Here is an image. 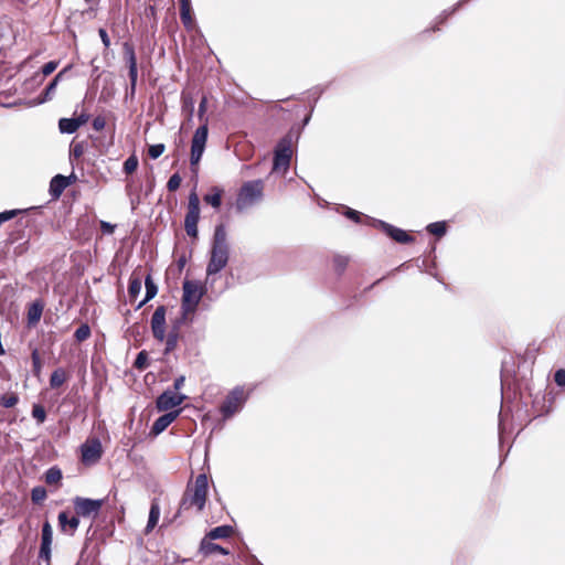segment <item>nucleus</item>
Returning <instances> with one entry per match:
<instances>
[{
  "instance_id": "13d9d810",
  "label": "nucleus",
  "mask_w": 565,
  "mask_h": 565,
  "mask_svg": "<svg viewBox=\"0 0 565 565\" xmlns=\"http://www.w3.org/2000/svg\"><path fill=\"white\" fill-rule=\"evenodd\" d=\"M67 178H70V185L76 180V175L74 173H72Z\"/></svg>"
},
{
  "instance_id": "cd10ccee",
  "label": "nucleus",
  "mask_w": 565,
  "mask_h": 565,
  "mask_svg": "<svg viewBox=\"0 0 565 565\" xmlns=\"http://www.w3.org/2000/svg\"><path fill=\"white\" fill-rule=\"evenodd\" d=\"M145 285H146V297L145 299L138 305V308H141L146 302H148L150 299H152L157 292L158 287L154 284L152 277L150 274H148L145 278Z\"/></svg>"
},
{
  "instance_id": "9b49d317",
  "label": "nucleus",
  "mask_w": 565,
  "mask_h": 565,
  "mask_svg": "<svg viewBox=\"0 0 565 565\" xmlns=\"http://www.w3.org/2000/svg\"><path fill=\"white\" fill-rule=\"evenodd\" d=\"M166 315L167 308L158 306L150 321L152 335L159 342H163L166 338Z\"/></svg>"
},
{
  "instance_id": "9d476101",
  "label": "nucleus",
  "mask_w": 565,
  "mask_h": 565,
  "mask_svg": "<svg viewBox=\"0 0 565 565\" xmlns=\"http://www.w3.org/2000/svg\"><path fill=\"white\" fill-rule=\"evenodd\" d=\"M245 393L243 388L233 390L225 398L221 406V412L224 417L233 416L244 404Z\"/></svg>"
},
{
  "instance_id": "473e14b6",
  "label": "nucleus",
  "mask_w": 565,
  "mask_h": 565,
  "mask_svg": "<svg viewBox=\"0 0 565 565\" xmlns=\"http://www.w3.org/2000/svg\"><path fill=\"white\" fill-rule=\"evenodd\" d=\"M47 498V491L44 487L38 486L31 490V501L34 504L41 505Z\"/></svg>"
},
{
  "instance_id": "6e6d98bb",
  "label": "nucleus",
  "mask_w": 565,
  "mask_h": 565,
  "mask_svg": "<svg viewBox=\"0 0 565 565\" xmlns=\"http://www.w3.org/2000/svg\"><path fill=\"white\" fill-rule=\"evenodd\" d=\"M89 119V116L85 113H82L78 117L75 118L76 122L78 124V127L85 125Z\"/></svg>"
},
{
  "instance_id": "5fc2aeb1",
  "label": "nucleus",
  "mask_w": 565,
  "mask_h": 565,
  "mask_svg": "<svg viewBox=\"0 0 565 565\" xmlns=\"http://www.w3.org/2000/svg\"><path fill=\"white\" fill-rule=\"evenodd\" d=\"M206 103H207L206 97H203L202 100L200 102V105H199V117H200V119H202L203 116H204V113L206 110Z\"/></svg>"
},
{
  "instance_id": "aec40b11",
  "label": "nucleus",
  "mask_w": 565,
  "mask_h": 565,
  "mask_svg": "<svg viewBox=\"0 0 565 565\" xmlns=\"http://www.w3.org/2000/svg\"><path fill=\"white\" fill-rule=\"evenodd\" d=\"M200 553H202L204 556H209L215 553L227 555L228 551L221 545L213 543L212 540L203 537L200 543Z\"/></svg>"
},
{
  "instance_id": "58836bf2",
  "label": "nucleus",
  "mask_w": 565,
  "mask_h": 565,
  "mask_svg": "<svg viewBox=\"0 0 565 565\" xmlns=\"http://www.w3.org/2000/svg\"><path fill=\"white\" fill-rule=\"evenodd\" d=\"M350 258L344 255H335L333 257V267L338 274H342L348 267Z\"/></svg>"
},
{
  "instance_id": "f03ea898",
  "label": "nucleus",
  "mask_w": 565,
  "mask_h": 565,
  "mask_svg": "<svg viewBox=\"0 0 565 565\" xmlns=\"http://www.w3.org/2000/svg\"><path fill=\"white\" fill-rule=\"evenodd\" d=\"M230 259V244L227 242V232L224 224L215 226L210 259L206 266V275L212 276L224 269Z\"/></svg>"
},
{
  "instance_id": "5701e85b",
  "label": "nucleus",
  "mask_w": 565,
  "mask_h": 565,
  "mask_svg": "<svg viewBox=\"0 0 565 565\" xmlns=\"http://www.w3.org/2000/svg\"><path fill=\"white\" fill-rule=\"evenodd\" d=\"M234 534V529L231 525H220L209 531L204 537L209 540L228 539Z\"/></svg>"
},
{
  "instance_id": "a19ab883",
  "label": "nucleus",
  "mask_w": 565,
  "mask_h": 565,
  "mask_svg": "<svg viewBox=\"0 0 565 565\" xmlns=\"http://www.w3.org/2000/svg\"><path fill=\"white\" fill-rule=\"evenodd\" d=\"M138 168V158L136 154L129 156L126 161L124 162V172L126 174L134 173Z\"/></svg>"
},
{
  "instance_id": "c03bdc74",
  "label": "nucleus",
  "mask_w": 565,
  "mask_h": 565,
  "mask_svg": "<svg viewBox=\"0 0 565 565\" xmlns=\"http://www.w3.org/2000/svg\"><path fill=\"white\" fill-rule=\"evenodd\" d=\"M84 154V146L83 143H75L71 148V159L78 160Z\"/></svg>"
},
{
  "instance_id": "6ab92c4d",
  "label": "nucleus",
  "mask_w": 565,
  "mask_h": 565,
  "mask_svg": "<svg viewBox=\"0 0 565 565\" xmlns=\"http://www.w3.org/2000/svg\"><path fill=\"white\" fill-rule=\"evenodd\" d=\"M180 2V19L183 26L191 31L194 29L195 21L192 13L191 0H179Z\"/></svg>"
},
{
  "instance_id": "1a4fd4ad",
  "label": "nucleus",
  "mask_w": 565,
  "mask_h": 565,
  "mask_svg": "<svg viewBox=\"0 0 565 565\" xmlns=\"http://www.w3.org/2000/svg\"><path fill=\"white\" fill-rule=\"evenodd\" d=\"M124 58L128 65V76L130 81V95L134 96L137 86L138 66L135 47L131 43L125 42L122 45Z\"/></svg>"
},
{
  "instance_id": "3c124183",
  "label": "nucleus",
  "mask_w": 565,
  "mask_h": 565,
  "mask_svg": "<svg viewBox=\"0 0 565 565\" xmlns=\"http://www.w3.org/2000/svg\"><path fill=\"white\" fill-rule=\"evenodd\" d=\"M554 381L558 386H565V370H557L554 374Z\"/></svg>"
},
{
  "instance_id": "a18cd8bd",
  "label": "nucleus",
  "mask_w": 565,
  "mask_h": 565,
  "mask_svg": "<svg viewBox=\"0 0 565 565\" xmlns=\"http://www.w3.org/2000/svg\"><path fill=\"white\" fill-rule=\"evenodd\" d=\"M344 215L354 223H360L362 218V213L350 207H347Z\"/></svg>"
},
{
  "instance_id": "412c9836",
  "label": "nucleus",
  "mask_w": 565,
  "mask_h": 565,
  "mask_svg": "<svg viewBox=\"0 0 565 565\" xmlns=\"http://www.w3.org/2000/svg\"><path fill=\"white\" fill-rule=\"evenodd\" d=\"M160 518V505L157 499L151 501L149 518L146 525V534L150 533L158 524Z\"/></svg>"
},
{
  "instance_id": "393cba45",
  "label": "nucleus",
  "mask_w": 565,
  "mask_h": 565,
  "mask_svg": "<svg viewBox=\"0 0 565 565\" xmlns=\"http://www.w3.org/2000/svg\"><path fill=\"white\" fill-rule=\"evenodd\" d=\"M223 193L224 191L222 189L218 186H213L210 192L203 196V201L214 209H218L222 204Z\"/></svg>"
},
{
  "instance_id": "4be33fe9",
  "label": "nucleus",
  "mask_w": 565,
  "mask_h": 565,
  "mask_svg": "<svg viewBox=\"0 0 565 565\" xmlns=\"http://www.w3.org/2000/svg\"><path fill=\"white\" fill-rule=\"evenodd\" d=\"M179 338H180L179 326L175 323V324H173V327L171 328L169 333L168 334L166 333V338H164V340H166L164 354L166 355L170 354L171 352H173L177 349Z\"/></svg>"
},
{
  "instance_id": "a211bd4d",
  "label": "nucleus",
  "mask_w": 565,
  "mask_h": 565,
  "mask_svg": "<svg viewBox=\"0 0 565 565\" xmlns=\"http://www.w3.org/2000/svg\"><path fill=\"white\" fill-rule=\"evenodd\" d=\"M68 185H70V178H66L65 175H62V174H56L55 177L52 178V180L50 182V189H49L50 195L54 200L60 199Z\"/></svg>"
},
{
  "instance_id": "603ef678",
  "label": "nucleus",
  "mask_w": 565,
  "mask_h": 565,
  "mask_svg": "<svg viewBox=\"0 0 565 565\" xmlns=\"http://www.w3.org/2000/svg\"><path fill=\"white\" fill-rule=\"evenodd\" d=\"M98 34H99V36H100V40H102V42H103L104 46H105L106 49H108V47L110 46V39H109V36H108L107 31H106L105 29L100 28V29L98 30Z\"/></svg>"
},
{
  "instance_id": "052dcab7",
  "label": "nucleus",
  "mask_w": 565,
  "mask_h": 565,
  "mask_svg": "<svg viewBox=\"0 0 565 565\" xmlns=\"http://www.w3.org/2000/svg\"><path fill=\"white\" fill-rule=\"evenodd\" d=\"M86 2H90V0H85Z\"/></svg>"
},
{
  "instance_id": "37998d69",
  "label": "nucleus",
  "mask_w": 565,
  "mask_h": 565,
  "mask_svg": "<svg viewBox=\"0 0 565 565\" xmlns=\"http://www.w3.org/2000/svg\"><path fill=\"white\" fill-rule=\"evenodd\" d=\"M166 150V146L163 143L152 145L148 149V154L151 159L159 158Z\"/></svg>"
},
{
  "instance_id": "f8f14e48",
  "label": "nucleus",
  "mask_w": 565,
  "mask_h": 565,
  "mask_svg": "<svg viewBox=\"0 0 565 565\" xmlns=\"http://www.w3.org/2000/svg\"><path fill=\"white\" fill-rule=\"evenodd\" d=\"M184 395L168 390L158 396L156 401V406L160 412H168L181 405L184 402Z\"/></svg>"
},
{
  "instance_id": "2f4dec72",
  "label": "nucleus",
  "mask_w": 565,
  "mask_h": 565,
  "mask_svg": "<svg viewBox=\"0 0 565 565\" xmlns=\"http://www.w3.org/2000/svg\"><path fill=\"white\" fill-rule=\"evenodd\" d=\"M53 530L49 521H45L42 526L41 546H52Z\"/></svg>"
},
{
  "instance_id": "dca6fc26",
  "label": "nucleus",
  "mask_w": 565,
  "mask_h": 565,
  "mask_svg": "<svg viewBox=\"0 0 565 565\" xmlns=\"http://www.w3.org/2000/svg\"><path fill=\"white\" fill-rule=\"evenodd\" d=\"M180 409L171 411L157 418L151 427V434L154 436L161 434L171 423L177 419V417L180 415Z\"/></svg>"
},
{
  "instance_id": "ea45409f",
  "label": "nucleus",
  "mask_w": 565,
  "mask_h": 565,
  "mask_svg": "<svg viewBox=\"0 0 565 565\" xmlns=\"http://www.w3.org/2000/svg\"><path fill=\"white\" fill-rule=\"evenodd\" d=\"M32 417L38 422V424H43L46 419V411L44 406L41 404H33Z\"/></svg>"
},
{
  "instance_id": "e433bc0d",
  "label": "nucleus",
  "mask_w": 565,
  "mask_h": 565,
  "mask_svg": "<svg viewBox=\"0 0 565 565\" xmlns=\"http://www.w3.org/2000/svg\"><path fill=\"white\" fill-rule=\"evenodd\" d=\"M90 327L87 323H83L76 329L74 338L77 342H84L90 337Z\"/></svg>"
},
{
  "instance_id": "c9c22d12",
  "label": "nucleus",
  "mask_w": 565,
  "mask_h": 565,
  "mask_svg": "<svg viewBox=\"0 0 565 565\" xmlns=\"http://www.w3.org/2000/svg\"><path fill=\"white\" fill-rule=\"evenodd\" d=\"M149 366V355L146 350L140 351L134 362V367L137 370H146Z\"/></svg>"
},
{
  "instance_id": "20e7f679",
  "label": "nucleus",
  "mask_w": 565,
  "mask_h": 565,
  "mask_svg": "<svg viewBox=\"0 0 565 565\" xmlns=\"http://www.w3.org/2000/svg\"><path fill=\"white\" fill-rule=\"evenodd\" d=\"M204 295V288L200 282L194 280H185L183 282L182 295V315L185 318L190 313H194Z\"/></svg>"
},
{
  "instance_id": "c756f323",
  "label": "nucleus",
  "mask_w": 565,
  "mask_h": 565,
  "mask_svg": "<svg viewBox=\"0 0 565 565\" xmlns=\"http://www.w3.org/2000/svg\"><path fill=\"white\" fill-rule=\"evenodd\" d=\"M141 291V277L135 273L131 275L128 285V295L130 300H135Z\"/></svg>"
},
{
  "instance_id": "f257e3e1",
  "label": "nucleus",
  "mask_w": 565,
  "mask_h": 565,
  "mask_svg": "<svg viewBox=\"0 0 565 565\" xmlns=\"http://www.w3.org/2000/svg\"><path fill=\"white\" fill-rule=\"evenodd\" d=\"M209 490V479L205 473L196 476L193 483L189 482L180 501L174 520L181 516L184 511L195 509L196 512L204 510Z\"/></svg>"
},
{
  "instance_id": "72a5a7b5",
  "label": "nucleus",
  "mask_w": 565,
  "mask_h": 565,
  "mask_svg": "<svg viewBox=\"0 0 565 565\" xmlns=\"http://www.w3.org/2000/svg\"><path fill=\"white\" fill-rule=\"evenodd\" d=\"M427 232L431 235H435L437 237H441L446 234L447 232V224L446 222H435V223H430L427 227H426Z\"/></svg>"
},
{
  "instance_id": "a878e982",
  "label": "nucleus",
  "mask_w": 565,
  "mask_h": 565,
  "mask_svg": "<svg viewBox=\"0 0 565 565\" xmlns=\"http://www.w3.org/2000/svg\"><path fill=\"white\" fill-rule=\"evenodd\" d=\"M65 70L64 71H61L52 81L51 83L45 87V89L43 90V93L41 94L40 96V100L39 103H44V102H47L52 98V96L55 94V90H56V86H57V83L60 82V79L62 78L63 74H64Z\"/></svg>"
},
{
  "instance_id": "49530a36",
  "label": "nucleus",
  "mask_w": 565,
  "mask_h": 565,
  "mask_svg": "<svg viewBox=\"0 0 565 565\" xmlns=\"http://www.w3.org/2000/svg\"><path fill=\"white\" fill-rule=\"evenodd\" d=\"M58 66L57 61H50L42 66V73L44 76L51 75Z\"/></svg>"
},
{
  "instance_id": "ddd939ff",
  "label": "nucleus",
  "mask_w": 565,
  "mask_h": 565,
  "mask_svg": "<svg viewBox=\"0 0 565 565\" xmlns=\"http://www.w3.org/2000/svg\"><path fill=\"white\" fill-rule=\"evenodd\" d=\"M291 159V149L288 145H285L284 142H279L274 157V164L273 170L274 171H282L286 172L289 168Z\"/></svg>"
},
{
  "instance_id": "39448f33",
  "label": "nucleus",
  "mask_w": 565,
  "mask_h": 565,
  "mask_svg": "<svg viewBox=\"0 0 565 565\" xmlns=\"http://www.w3.org/2000/svg\"><path fill=\"white\" fill-rule=\"evenodd\" d=\"M200 220V198L195 190L189 194L188 209L184 217V230L192 238H198V223Z\"/></svg>"
},
{
  "instance_id": "4d7b16f0",
  "label": "nucleus",
  "mask_w": 565,
  "mask_h": 565,
  "mask_svg": "<svg viewBox=\"0 0 565 565\" xmlns=\"http://www.w3.org/2000/svg\"><path fill=\"white\" fill-rule=\"evenodd\" d=\"M185 377L183 375L177 377L173 383L174 391H179L184 384Z\"/></svg>"
},
{
  "instance_id": "6e6552de",
  "label": "nucleus",
  "mask_w": 565,
  "mask_h": 565,
  "mask_svg": "<svg viewBox=\"0 0 565 565\" xmlns=\"http://www.w3.org/2000/svg\"><path fill=\"white\" fill-rule=\"evenodd\" d=\"M81 460L84 465L97 463L103 456L102 443L97 438H89L81 446Z\"/></svg>"
},
{
  "instance_id": "7c9ffc66",
  "label": "nucleus",
  "mask_w": 565,
  "mask_h": 565,
  "mask_svg": "<svg viewBox=\"0 0 565 565\" xmlns=\"http://www.w3.org/2000/svg\"><path fill=\"white\" fill-rule=\"evenodd\" d=\"M58 128L61 132L64 134H74L78 130V124L76 122L75 118H61L58 120Z\"/></svg>"
},
{
  "instance_id": "423d86ee",
  "label": "nucleus",
  "mask_w": 565,
  "mask_h": 565,
  "mask_svg": "<svg viewBox=\"0 0 565 565\" xmlns=\"http://www.w3.org/2000/svg\"><path fill=\"white\" fill-rule=\"evenodd\" d=\"M207 124L206 121L201 125L194 132L191 141V154H190V163L192 171H196V166L199 164L202 154L205 149L206 140H207Z\"/></svg>"
},
{
  "instance_id": "bf43d9fd",
  "label": "nucleus",
  "mask_w": 565,
  "mask_h": 565,
  "mask_svg": "<svg viewBox=\"0 0 565 565\" xmlns=\"http://www.w3.org/2000/svg\"><path fill=\"white\" fill-rule=\"evenodd\" d=\"M14 241H15V238H14V237H10V238H9V242H10V243H13Z\"/></svg>"
},
{
  "instance_id": "864d4df0",
  "label": "nucleus",
  "mask_w": 565,
  "mask_h": 565,
  "mask_svg": "<svg viewBox=\"0 0 565 565\" xmlns=\"http://www.w3.org/2000/svg\"><path fill=\"white\" fill-rule=\"evenodd\" d=\"M116 225H113L108 222L100 221V230L104 234H113Z\"/></svg>"
},
{
  "instance_id": "79ce46f5",
  "label": "nucleus",
  "mask_w": 565,
  "mask_h": 565,
  "mask_svg": "<svg viewBox=\"0 0 565 565\" xmlns=\"http://www.w3.org/2000/svg\"><path fill=\"white\" fill-rule=\"evenodd\" d=\"M181 182H182V179H181L180 174H179V173H173V174L170 177V179H169V181H168V183H167V189H168V191H169V192H174V191H177V190L180 188Z\"/></svg>"
},
{
  "instance_id": "0eeeda50",
  "label": "nucleus",
  "mask_w": 565,
  "mask_h": 565,
  "mask_svg": "<svg viewBox=\"0 0 565 565\" xmlns=\"http://www.w3.org/2000/svg\"><path fill=\"white\" fill-rule=\"evenodd\" d=\"M73 507L75 514L79 518H89L93 516L95 519L100 509L104 505V500H94L89 498H83V497H75L73 499Z\"/></svg>"
},
{
  "instance_id": "f704fd0d",
  "label": "nucleus",
  "mask_w": 565,
  "mask_h": 565,
  "mask_svg": "<svg viewBox=\"0 0 565 565\" xmlns=\"http://www.w3.org/2000/svg\"><path fill=\"white\" fill-rule=\"evenodd\" d=\"M31 360H32V372L35 376H39L42 371V359L39 352V349L34 348L31 353Z\"/></svg>"
},
{
  "instance_id": "4c0bfd02",
  "label": "nucleus",
  "mask_w": 565,
  "mask_h": 565,
  "mask_svg": "<svg viewBox=\"0 0 565 565\" xmlns=\"http://www.w3.org/2000/svg\"><path fill=\"white\" fill-rule=\"evenodd\" d=\"M19 403V396L15 393H7L0 397V405L4 408L14 407Z\"/></svg>"
},
{
  "instance_id": "de8ad7c7",
  "label": "nucleus",
  "mask_w": 565,
  "mask_h": 565,
  "mask_svg": "<svg viewBox=\"0 0 565 565\" xmlns=\"http://www.w3.org/2000/svg\"><path fill=\"white\" fill-rule=\"evenodd\" d=\"M106 126V119L105 117L103 116H96L94 119H93V122H92V127L94 130L96 131H100L105 128Z\"/></svg>"
},
{
  "instance_id": "bb28decb",
  "label": "nucleus",
  "mask_w": 565,
  "mask_h": 565,
  "mask_svg": "<svg viewBox=\"0 0 565 565\" xmlns=\"http://www.w3.org/2000/svg\"><path fill=\"white\" fill-rule=\"evenodd\" d=\"M68 380V374L63 367L54 370L50 376V386L52 388L61 387Z\"/></svg>"
},
{
  "instance_id": "4468645a",
  "label": "nucleus",
  "mask_w": 565,
  "mask_h": 565,
  "mask_svg": "<svg viewBox=\"0 0 565 565\" xmlns=\"http://www.w3.org/2000/svg\"><path fill=\"white\" fill-rule=\"evenodd\" d=\"M379 227L393 241L399 244H412L415 242V237L408 234L406 231L395 227L386 222L380 221Z\"/></svg>"
},
{
  "instance_id": "c85d7f7f",
  "label": "nucleus",
  "mask_w": 565,
  "mask_h": 565,
  "mask_svg": "<svg viewBox=\"0 0 565 565\" xmlns=\"http://www.w3.org/2000/svg\"><path fill=\"white\" fill-rule=\"evenodd\" d=\"M182 113L188 119H191L194 113V99L190 93L183 92L181 95Z\"/></svg>"
},
{
  "instance_id": "7ed1b4c3",
  "label": "nucleus",
  "mask_w": 565,
  "mask_h": 565,
  "mask_svg": "<svg viewBox=\"0 0 565 565\" xmlns=\"http://www.w3.org/2000/svg\"><path fill=\"white\" fill-rule=\"evenodd\" d=\"M263 191L264 184L262 180L245 182L241 186L236 198V210L241 212L254 205L257 201L262 199Z\"/></svg>"
},
{
  "instance_id": "b1692460",
  "label": "nucleus",
  "mask_w": 565,
  "mask_h": 565,
  "mask_svg": "<svg viewBox=\"0 0 565 565\" xmlns=\"http://www.w3.org/2000/svg\"><path fill=\"white\" fill-rule=\"evenodd\" d=\"M43 479L47 486H55L58 488L63 479L62 470L57 466H53L45 471Z\"/></svg>"
},
{
  "instance_id": "8fccbe9b",
  "label": "nucleus",
  "mask_w": 565,
  "mask_h": 565,
  "mask_svg": "<svg viewBox=\"0 0 565 565\" xmlns=\"http://www.w3.org/2000/svg\"><path fill=\"white\" fill-rule=\"evenodd\" d=\"M18 213H19L18 210H10V211L1 212L0 213V225L2 223L13 218L14 216H17Z\"/></svg>"
},
{
  "instance_id": "f3484780",
  "label": "nucleus",
  "mask_w": 565,
  "mask_h": 565,
  "mask_svg": "<svg viewBox=\"0 0 565 565\" xmlns=\"http://www.w3.org/2000/svg\"><path fill=\"white\" fill-rule=\"evenodd\" d=\"M57 520L61 531L71 535L74 534L79 525V518L76 514L70 518L66 511L60 512Z\"/></svg>"
},
{
  "instance_id": "2eb2a0df",
  "label": "nucleus",
  "mask_w": 565,
  "mask_h": 565,
  "mask_svg": "<svg viewBox=\"0 0 565 565\" xmlns=\"http://www.w3.org/2000/svg\"><path fill=\"white\" fill-rule=\"evenodd\" d=\"M44 310V302L42 299L34 300L28 307L26 311V326L28 328H34L41 320Z\"/></svg>"
},
{
  "instance_id": "09e8293b",
  "label": "nucleus",
  "mask_w": 565,
  "mask_h": 565,
  "mask_svg": "<svg viewBox=\"0 0 565 565\" xmlns=\"http://www.w3.org/2000/svg\"><path fill=\"white\" fill-rule=\"evenodd\" d=\"M39 558L47 562L50 564L51 561V546H40Z\"/></svg>"
}]
</instances>
